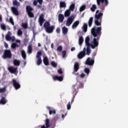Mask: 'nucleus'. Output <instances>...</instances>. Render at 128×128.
<instances>
[{"label":"nucleus","instance_id":"nucleus-40","mask_svg":"<svg viewBox=\"0 0 128 128\" xmlns=\"http://www.w3.org/2000/svg\"><path fill=\"white\" fill-rule=\"evenodd\" d=\"M42 54V51H38L37 52L36 58H42V57L40 56Z\"/></svg>","mask_w":128,"mask_h":128},{"label":"nucleus","instance_id":"nucleus-36","mask_svg":"<svg viewBox=\"0 0 128 128\" xmlns=\"http://www.w3.org/2000/svg\"><path fill=\"white\" fill-rule=\"evenodd\" d=\"M86 4L82 5L80 8V12H84V10H86Z\"/></svg>","mask_w":128,"mask_h":128},{"label":"nucleus","instance_id":"nucleus-21","mask_svg":"<svg viewBox=\"0 0 128 128\" xmlns=\"http://www.w3.org/2000/svg\"><path fill=\"white\" fill-rule=\"evenodd\" d=\"M43 62L45 66H48L50 64V62H48V57L46 56L43 59Z\"/></svg>","mask_w":128,"mask_h":128},{"label":"nucleus","instance_id":"nucleus-16","mask_svg":"<svg viewBox=\"0 0 128 128\" xmlns=\"http://www.w3.org/2000/svg\"><path fill=\"white\" fill-rule=\"evenodd\" d=\"M44 14H41L39 18V22L40 26H42L44 22Z\"/></svg>","mask_w":128,"mask_h":128},{"label":"nucleus","instance_id":"nucleus-10","mask_svg":"<svg viewBox=\"0 0 128 128\" xmlns=\"http://www.w3.org/2000/svg\"><path fill=\"white\" fill-rule=\"evenodd\" d=\"M74 20V16H71L69 17L66 20V26H70L72 24V22Z\"/></svg>","mask_w":128,"mask_h":128},{"label":"nucleus","instance_id":"nucleus-15","mask_svg":"<svg viewBox=\"0 0 128 128\" xmlns=\"http://www.w3.org/2000/svg\"><path fill=\"white\" fill-rule=\"evenodd\" d=\"M11 10L12 14H14L15 16H18L20 14L18 10V8L14 6H12L11 8Z\"/></svg>","mask_w":128,"mask_h":128},{"label":"nucleus","instance_id":"nucleus-25","mask_svg":"<svg viewBox=\"0 0 128 128\" xmlns=\"http://www.w3.org/2000/svg\"><path fill=\"white\" fill-rule=\"evenodd\" d=\"M80 24V21L76 20V21L72 26V28L74 29L78 27V26Z\"/></svg>","mask_w":128,"mask_h":128},{"label":"nucleus","instance_id":"nucleus-17","mask_svg":"<svg viewBox=\"0 0 128 128\" xmlns=\"http://www.w3.org/2000/svg\"><path fill=\"white\" fill-rule=\"evenodd\" d=\"M46 108L48 109L49 110V114H50V116H52V114H56V110L52 108L50 109V106H46Z\"/></svg>","mask_w":128,"mask_h":128},{"label":"nucleus","instance_id":"nucleus-39","mask_svg":"<svg viewBox=\"0 0 128 128\" xmlns=\"http://www.w3.org/2000/svg\"><path fill=\"white\" fill-rule=\"evenodd\" d=\"M96 4H92V7L90 8V10L91 12H96Z\"/></svg>","mask_w":128,"mask_h":128},{"label":"nucleus","instance_id":"nucleus-30","mask_svg":"<svg viewBox=\"0 0 128 128\" xmlns=\"http://www.w3.org/2000/svg\"><path fill=\"white\" fill-rule=\"evenodd\" d=\"M45 124L46 126L48 128H50V119L46 118L45 121Z\"/></svg>","mask_w":128,"mask_h":128},{"label":"nucleus","instance_id":"nucleus-47","mask_svg":"<svg viewBox=\"0 0 128 128\" xmlns=\"http://www.w3.org/2000/svg\"><path fill=\"white\" fill-rule=\"evenodd\" d=\"M9 22L12 26H14V19H12V17H10Z\"/></svg>","mask_w":128,"mask_h":128},{"label":"nucleus","instance_id":"nucleus-59","mask_svg":"<svg viewBox=\"0 0 128 128\" xmlns=\"http://www.w3.org/2000/svg\"><path fill=\"white\" fill-rule=\"evenodd\" d=\"M80 78H84V76H86V74L82 73L80 76Z\"/></svg>","mask_w":128,"mask_h":128},{"label":"nucleus","instance_id":"nucleus-57","mask_svg":"<svg viewBox=\"0 0 128 128\" xmlns=\"http://www.w3.org/2000/svg\"><path fill=\"white\" fill-rule=\"evenodd\" d=\"M36 8H42V5H40V4H38V5H36Z\"/></svg>","mask_w":128,"mask_h":128},{"label":"nucleus","instance_id":"nucleus-55","mask_svg":"<svg viewBox=\"0 0 128 128\" xmlns=\"http://www.w3.org/2000/svg\"><path fill=\"white\" fill-rule=\"evenodd\" d=\"M56 32H57V34H60V28H56Z\"/></svg>","mask_w":128,"mask_h":128},{"label":"nucleus","instance_id":"nucleus-34","mask_svg":"<svg viewBox=\"0 0 128 128\" xmlns=\"http://www.w3.org/2000/svg\"><path fill=\"white\" fill-rule=\"evenodd\" d=\"M60 8H66V2H60Z\"/></svg>","mask_w":128,"mask_h":128},{"label":"nucleus","instance_id":"nucleus-23","mask_svg":"<svg viewBox=\"0 0 128 128\" xmlns=\"http://www.w3.org/2000/svg\"><path fill=\"white\" fill-rule=\"evenodd\" d=\"M83 42H84V37H82V36H80L79 37V39H78L79 45L80 46H82Z\"/></svg>","mask_w":128,"mask_h":128},{"label":"nucleus","instance_id":"nucleus-42","mask_svg":"<svg viewBox=\"0 0 128 128\" xmlns=\"http://www.w3.org/2000/svg\"><path fill=\"white\" fill-rule=\"evenodd\" d=\"M11 48H18V44L16 42L12 43V44Z\"/></svg>","mask_w":128,"mask_h":128},{"label":"nucleus","instance_id":"nucleus-27","mask_svg":"<svg viewBox=\"0 0 128 128\" xmlns=\"http://www.w3.org/2000/svg\"><path fill=\"white\" fill-rule=\"evenodd\" d=\"M50 26V22H46L44 23V27L45 30L47 29L48 28H49Z\"/></svg>","mask_w":128,"mask_h":128},{"label":"nucleus","instance_id":"nucleus-45","mask_svg":"<svg viewBox=\"0 0 128 128\" xmlns=\"http://www.w3.org/2000/svg\"><path fill=\"white\" fill-rule=\"evenodd\" d=\"M51 66H53V68H56L58 66V64L56 62H54V61H52L51 62Z\"/></svg>","mask_w":128,"mask_h":128},{"label":"nucleus","instance_id":"nucleus-54","mask_svg":"<svg viewBox=\"0 0 128 128\" xmlns=\"http://www.w3.org/2000/svg\"><path fill=\"white\" fill-rule=\"evenodd\" d=\"M58 72L59 74H62V68H60L58 70Z\"/></svg>","mask_w":128,"mask_h":128},{"label":"nucleus","instance_id":"nucleus-24","mask_svg":"<svg viewBox=\"0 0 128 128\" xmlns=\"http://www.w3.org/2000/svg\"><path fill=\"white\" fill-rule=\"evenodd\" d=\"M70 14H71L70 10H66L64 14L65 18H68L70 16Z\"/></svg>","mask_w":128,"mask_h":128},{"label":"nucleus","instance_id":"nucleus-46","mask_svg":"<svg viewBox=\"0 0 128 128\" xmlns=\"http://www.w3.org/2000/svg\"><path fill=\"white\" fill-rule=\"evenodd\" d=\"M0 28L2 30H6V24H1Z\"/></svg>","mask_w":128,"mask_h":128},{"label":"nucleus","instance_id":"nucleus-4","mask_svg":"<svg viewBox=\"0 0 128 128\" xmlns=\"http://www.w3.org/2000/svg\"><path fill=\"white\" fill-rule=\"evenodd\" d=\"M104 2L105 6H106L108 5V0H96V3L98 6H100V8L104 10V6H103Z\"/></svg>","mask_w":128,"mask_h":128},{"label":"nucleus","instance_id":"nucleus-58","mask_svg":"<svg viewBox=\"0 0 128 128\" xmlns=\"http://www.w3.org/2000/svg\"><path fill=\"white\" fill-rule=\"evenodd\" d=\"M37 2L40 4H42V0H37Z\"/></svg>","mask_w":128,"mask_h":128},{"label":"nucleus","instance_id":"nucleus-33","mask_svg":"<svg viewBox=\"0 0 128 128\" xmlns=\"http://www.w3.org/2000/svg\"><path fill=\"white\" fill-rule=\"evenodd\" d=\"M74 8H76V4H72L70 6V10H71L72 12H74Z\"/></svg>","mask_w":128,"mask_h":128},{"label":"nucleus","instance_id":"nucleus-31","mask_svg":"<svg viewBox=\"0 0 128 128\" xmlns=\"http://www.w3.org/2000/svg\"><path fill=\"white\" fill-rule=\"evenodd\" d=\"M82 30L84 32H88V24H84L83 26H82Z\"/></svg>","mask_w":128,"mask_h":128},{"label":"nucleus","instance_id":"nucleus-3","mask_svg":"<svg viewBox=\"0 0 128 128\" xmlns=\"http://www.w3.org/2000/svg\"><path fill=\"white\" fill-rule=\"evenodd\" d=\"M12 56V51H10V50H4V54L2 56V58L4 60H10Z\"/></svg>","mask_w":128,"mask_h":128},{"label":"nucleus","instance_id":"nucleus-20","mask_svg":"<svg viewBox=\"0 0 128 128\" xmlns=\"http://www.w3.org/2000/svg\"><path fill=\"white\" fill-rule=\"evenodd\" d=\"M10 34H12V33L8 31V34L6 36V40H12V37L10 36Z\"/></svg>","mask_w":128,"mask_h":128},{"label":"nucleus","instance_id":"nucleus-1","mask_svg":"<svg viewBox=\"0 0 128 128\" xmlns=\"http://www.w3.org/2000/svg\"><path fill=\"white\" fill-rule=\"evenodd\" d=\"M99 12V13H98ZM104 16V13L100 12V10H96V14L94 15V24L97 26L100 27H94L91 30L92 34L94 38L93 39V41L90 46L92 48L94 49L98 46V40L102 36V16Z\"/></svg>","mask_w":128,"mask_h":128},{"label":"nucleus","instance_id":"nucleus-22","mask_svg":"<svg viewBox=\"0 0 128 128\" xmlns=\"http://www.w3.org/2000/svg\"><path fill=\"white\" fill-rule=\"evenodd\" d=\"M13 64L14 66H20V61L16 59H15L14 60Z\"/></svg>","mask_w":128,"mask_h":128},{"label":"nucleus","instance_id":"nucleus-61","mask_svg":"<svg viewBox=\"0 0 128 128\" xmlns=\"http://www.w3.org/2000/svg\"><path fill=\"white\" fill-rule=\"evenodd\" d=\"M4 47L6 48H8V44H6V42H4Z\"/></svg>","mask_w":128,"mask_h":128},{"label":"nucleus","instance_id":"nucleus-56","mask_svg":"<svg viewBox=\"0 0 128 128\" xmlns=\"http://www.w3.org/2000/svg\"><path fill=\"white\" fill-rule=\"evenodd\" d=\"M34 6H38V0H34L33 2Z\"/></svg>","mask_w":128,"mask_h":128},{"label":"nucleus","instance_id":"nucleus-53","mask_svg":"<svg viewBox=\"0 0 128 128\" xmlns=\"http://www.w3.org/2000/svg\"><path fill=\"white\" fill-rule=\"evenodd\" d=\"M18 36H22V31L20 29H19L18 32Z\"/></svg>","mask_w":128,"mask_h":128},{"label":"nucleus","instance_id":"nucleus-32","mask_svg":"<svg viewBox=\"0 0 128 128\" xmlns=\"http://www.w3.org/2000/svg\"><path fill=\"white\" fill-rule=\"evenodd\" d=\"M21 54L24 60H26V52H24V50H22L21 51Z\"/></svg>","mask_w":128,"mask_h":128},{"label":"nucleus","instance_id":"nucleus-48","mask_svg":"<svg viewBox=\"0 0 128 128\" xmlns=\"http://www.w3.org/2000/svg\"><path fill=\"white\" fill-rule=\"evenodd\" d=\"M66 56V51L65 50L62 52V56L63 58H64Z\"/></svg>","mask_w":128,"mask_h":128},{"label":"nucleus","instance_id":"nucleus-60","mask_svg":"<svg viewBox=\"0 0 128 128\" xmlns=\"http://www.w3.org/2000/svg\"><path fill=\"white\" fill-rule=\"evenodd\" d=\"M11 40H12V42H14V40H16V37H14V36L11 37Z\"/></svg>","mask_w":128,"mask_h":128},{"label":"nucleus","instance_id":"nucleus-35","mask_svg":"<svg viewBox=\"0 0 128 128\" xmlns=\"http://www.w3.org/2000/svg\"><path fill=\"white\" fill-rule=\"evenodd\" d=\"M13 5L16 6H20V3L18 2V0H14L13 1Z\"/></svg>","mask_w":128,"mask_h":128},{"label":"nucleus","instance_id":"nucleus-19","mask_svg":"<svg viewBox=\"0 0 128 128\" xmlns=\"http://www.w3.org/2000/svg\"><path fill=\"white\" fill-rule=\"evenodd\" d=\"M64 16L62 14H60L58 15V20L59 22H64Z\"/></svg>","mask_w":128,"mask_h":128},{"label":"nucleus","instance_id":"nucleus-44","mask_svg":"<svg viewBox=\"0 0 128 128\" xmlns=\"http://www.w3.org/2000/svg\"><path fill=\"white\" fill-rule=\"evenodd\" d=\"M90 46H87L86 47V54L88 56H90Z\"/></svg>","mask_w":128,"mask_h":128},{"label":"nucleus","instance_id":"nucleus-51","mask_svg":"<svg viewBox=\"0 0 128 128\" xmlns=\"http://www.w3.org/2000/svg\"><path fill=\"white\" fill-rule=\"evenodd\" d=\"M62 46H58V48H57V51L60 52H62Z\"/></svg>","mask_w":128,"mask_h":128},{"label":"nucleus","instance_id":"nucleus-50","mask_svg":"<svg viewBox=\"0 0 128 128\" xmlns=\"http://www.w3.org/2000/svg\"><path fill=\"white\" fill-rule=\"evenodd\" d=\"M67 110H70L72 108V105H70V102H69L66 105Z\"/></svg>","mask_w":128,"mask_h":128},{"label":"nucleus","instance_id":"nucleus-18","mask_svg":"<svg viewBox=\"0 0 128 128\" xmlns=\"http://www.w3.org/2000/svg\"><path fill=\"white\" fill-rule=\"evenodd\" d=\"M6 96H2L0 100V104H6L8 102V100H6Z\"/></svg>","mask_w":128,"mask_h":128},{"label":"nucleus","instance_id":"nucleus-37","mask_svg":"<svg viewBox=\"0 0 128 128\" xmlns=\"http://www.w3.org/2000/svg\"><path fill=\"white\" fill-rule=\"evenodd\" d=\"M6 91V86H4L2 88H0V94H4Z\"/></svg>","mask_w":128,"mask_h":128},{"label":"nucleus","instance_id":"nucleus-9","mask_svg":"<svg viewBox=\"0 0 128 128\" xmlns=\"http://www.w3.org/2000/svg\"><path fill=\"white\" fill-rule=\"evenodd\" d=\"M12 82L13 86L15 89L18 90L19 88H20V84L18 82H16V79H12Z\"/></svg>","mask_w":128,"mask_h":128},{"label":"nucleus","instance_id":"nucleus-6","mask_svg":"<svg viewBox=\"0 0 128 128\" xmlns=\"http://www.w3.org/2000/svg\"><path fill=\"white\" fill-rule=\"evenodd\" d=\"M34 8L28 5L26 6V11L29 18H34V14L32 12Z\"/></svg>","mask_w":128,"mask_h":128},{"label":"nucleus","instance_id":"nucleus-28","mask_svg":"<svg viewBox=\"0 0 128 128\" xmlns=\"http://www.w3.org/2000/svg\"><path fill=\"white\" fill-rule=\"evenodd\" d=\"M68 30L66 27L64 26L62 28V32L63 34H68Z\"/></svg>","mask_w":128,"mask_h":128},{"label":"nucleus","instance_id":"nucleus-7","mask_svg":"<svg viewBox=\"0 0 128 128\" xmlns=\"http://www.w3.org/2000/svg\"><path fill=\"white\" fill-rule=\"evenodd\" d=\"M86 64L90 66H94V57H93L92 59H90V58H88L86 59Z\"/></svg>","mask_w":128,"mask_h":128},{"label":"nucleus","instance_id":"nucleus-43","mask_svg":"<svg viewBox=\"0 0 128 128\" xmlns=\"http://www.w3.org/2000/svg\"><path fill=\"white\" fill-rule=\"evenodd\" d=\"M84 72H86V74L87 76H88L90 74V68H84Z\"/></svg>","mask_w":128,"mask_h":128},{"label":"nucleus","instance_id":"nucleus-63","mask_svg":"<svg viewBox=\"0 0 128 128\" xmlns=\"http://www.w3.org/2000/svg\"><path fill=\"white\" fill-rule=\"evenodd\" d=\"M76 97H74V96L72 97V101H71V104H72V102H74V98Z\"/></svg>","mask_w":128,"mask_h":128},{"label":"nucleus","instance_id":"nucleus-41","mask_svg":"<svg viewBox=\"0 0 128 128\" xmlns=\"http://www.w3.org/2000/svg\"><path fill=\"white\" fill-rule=\"evenodd\" d=\"M37 66H40L42 63V58H37Z\"/></svg>","mask_w":128,"mask_h":128},{"label":"nucleus","instance_id":"nucleus-49","mask_svg":"<svg viewBox=\"0 0 128 128\" xmlns=\"http://www.w3.org/2000/svg\"><path fill=\"white\" fill-rule=\"evenodd\" d=\"M22 26L23 28L26 29L28 28V24L27 23H22Z\"/></svg>","mask_w":128,"mask_h":128},{"label":"nucleus","instance_id":"nucleus-5","mask_svg":"<svg viewBox=\"0 0 128 128\" xmlns=\"http://www.w3.org/2000/svg\"><path fill=\"white\" fill-rule=\"evenodd\" d=\"M34 8L28 5L26 6V11L29 18H34V14L32 12Z\"/></svg>","mask_w":128,"mask_h":128},{"label":"nucleus","instance_id":"nucleus-12","mask_svg":"<svg viewBox=\"0 0 128 128\" xmlns=\"http://www.w3.org/2000/svg\"><path fill=\"white\" fill-rule=\"evenodd\" d=\"M86 56V48H84V50L81 51L78 54V58L80 60H82L84 56Z\"/></svg>","mask_w":128,"mask_h":128},{"label":"nucleus","instance_id":"nucleus-52","mask_svg":"<svg viewBox=\"0 0 128 128\" xmlns=\"http://www.w3.org/2000/svg\"><path fill=\"white\" fill-rule=\"evenodd\" d=\"M59 118H60L58 117V115H56L53 118V120L54 122H56V120H58Z\"/></svg>","mask_w":128,"mask_h":128},{"label":"nucleus","instance_id":"nucleus-64","mask_svg":"<svg viewBox=\"0 0 128 128\" xmlns=\"http://www.w3.org/2000/svg\"><path fill=\"white\" fill-rule=\"evenodd\" d=\"M70 50L71 52H74V50H76V48L74 47L70 49Z\"/></svg>","mask_w":128,"mask_h":128},{"label":"nucleus","instance_id":"nucleus-38","mask_svg":"<svg viewBox=\"0 0 128 128\" xmlns=\"http://www.w3.org/2000/svg\"><path fill=\"white\" fill-rule=\"evenodd\" d=\"M32 52V46L29 45L28 46V53L30 54Z\"/></svg>","mask_w":128,"mask_h":128},{"label":"nucleus","instance_id":"nucleus-11","mask_svg":"<svg viewBox=\"0 0 128 128\" xmlns=\"http://www.w3.org/2000/svg\"><path fill=\"white\" fill-rule=\"evenodd\" d=\"M80 69V65L78 64V62H76L74 64V70L72 72V74H74V76H78V74H76V72L78 70Z\"/></svg>","mask_w":128,"mask_h":128},{"label":"nucleus","instance_id":"nucleus-8","mask_svg":"<svg viewBox=\"0 0 128 128\" xmlns=\"http://www.w3.org/2000/svg\"><path fill=\"white\" fill-rule=\"evenodd\" d=\"M8 70L11 74H17L18 71V67L14 68L13 66H10L8 68Z\"/></svg>","mask_w":128,"mask_h":128},{"label":"nucleus","instance_id":"nucleus-2","mask_svg":"<svg viewBox=\"0 0 128 128\" xmlns=\"http://www.w3.org/2000/svg\"><path fill=\"white\" fill-rule=\"evenodd\" d=\"M83 86L82 84H76L75 85H74L72 86L73 88L72 92L73 96L76 97V96L78 92V89L82 88Z\"/></svg>","mask_w":128,"mask_h":128},{"label":"nucleus","instance_id":"nucleus-62","mask_svg":"<svg viewBox=\"0 0 128 128\" xmlns=\"http://www.w3.org/2000/svg\"><path fill=\"white\" fill-rule=\"evenodd\" d=\"M24 44H28V40L26 38V39H24Z\"/></svg>","mask_w":128,"mask_h":128},{"label":"nucleus","instance_id":"nucleus-14","mask_svg":"<svg viewBox=\"0 0 128 128\" xmlns=\"http://www.w3.org/2000/svg\"><path fill=\"white\" fill-rule=\"evenodd\" d=\"M54 26H51L48 27L46 29V32L48 34H52L54 32Z\"/></svg>","mask_w":128,"mask_h":128},{"label":"nucleus","instance_id":"nucleus-26","mask_svg":"<svg viewBox=\"0 0 128 128\" xmlns=\"http://www.w3.org/2000/svg\"><path fill=\"white\" fill-rule=\"evenodd\" d=\"M90 36H87L86 37V39H85V42H86V44L87 46H90Z\"/></svg>","mask_w":128,"mask_h":128},{"label":"nucleus","instance_id":"nucleus-29","mask_svg":"<svg viewBox=\"0 0 128 128\" xmlns=\"http://www.w3.org/2000/svg\"><path fill=\"white\" fill-rule=\"evenodd\" d=\"M93 21H94V18L90 17L89 19L88 22L89 28H90V26H92Z\"/></svg>","mask_w":128,"mask_h":128},{"label":"nucleus","instance_id":"nucleus-13","mask_svg":"<svg viewBox=\"0 0 128 128\" xmlns=\"http://www.w3.org/2000/svg\"><path fill=\"white\" fill-rule=\"evenodd\" d=\"M52 78L54 80H58V82H62L64 80V76H52Z\"/></svg>","mask_w":128,"mask_h":128}]
</instances>
